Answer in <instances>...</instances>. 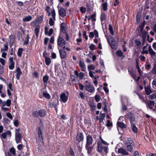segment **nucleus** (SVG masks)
Here are the masks:
<instances>
[{
	"label": "nucleus",
	"instance_id": "nucleus-1",
	"mask_svg": "<svg viewBox=\"0 0 156 156\" xmlns=\"http://www.w3.org/2000/svg\"><path fill=\"white\" fill-rule=\"evenodd\" d=\"M86 143L85 147L87 153L90 154L93 148L94 145H92L94 141L92 136L90 135L86 136Z\"/></svg>",
	"mask_w": 156,
	"mask_h": 156
},
{
	"label": "nucleus",
	"instance_id": "nucleus-2",
	"mask_svg": "<svg viewBox=\"0 0 156 156\" xmlns=\"http://www.w3.org/2000/svg\"><path fill=\"white\" fill-rule=\"evenodd\" d=\"M108 41L112 48L114 49L117 48V45L115 39L111 36H108Z\"/></svg>",
	"mask_w": 156,
	"mask_h": 156
},
{
	"label": "nucleus",
	"instance_id": "nucleus-3",
	"mask_svg": "<svg viewBox=\"0 0 156 156\" xmlns=\"http://www.w3.org/2000/svg\"><path fill=\"white\" fill-rule=\"evenodd\" d=\"M20 130L19 128L15 130V140L17 144L20 143L22 139V136L20 132Z\"/></svg>",
	"mask_w": 156,
	"mask_h": 156
},
{
	"label": "nucleus",
	"instance_id": "nucleus-4",
	"mask_svg": "<svg viewBox=\"0 0 156 156\" xmlns=\"http://www.w3.org/2000/svg\"><path fill=\"white\" fill-rule=\"evenodd\" d=\"M66 44V42L64 38L59 36L57 39V44L58 46V48H59V47H63V48H65L64 45Z\"/></svg>",
	"mask_w": 156,
	"mask_h": 156
},
{
	"label": "nucleus",
	"instance_id": "nucleus-5",
	"mask_svg": "<svg viewBox=\"0 0 156 156\" xmlns=\"http://www.w3.org/2000/svg\"><path fill=\"white\" fill-rule=\"evenodd\" d=\"M51 16L53 17V19L52 18H50L49 19V24L51 26H53L54 24V21L55 20V12L54 9H53L51 11Z\"/></svg>",
	"mask_w": 156,
	"mask_h": 156
},
{
	"label": "nucleus",
	"instance_id": "nucleus-6",
	"mask_svg": "<svg viewBox=\"0 0 156 156\" xmlns=\"http://www.w3.org/2000/svg\"><path fill=\"white\" fill-rule=\"evenodd\" d=\"M85 89L91 93L94 92L95 90L93 86L90 83H88L85 85Z\"/></svg>",
	"mask_w": 156,
	"mask_h": 156
},
{
	"label": "nucleus",
	"instance_id": "nucleus-7",
	"mask_svg": "<svg viewBox=\"0 0 156 156\" xmlns=\"http://www.w3.org/2000/svg\"><path fill=\"white\" fill-rule=\"evenodd\" d=\"M121 100L122 104V110L124 111H125L127 109V107L126 106L124 105L123 104H125L126 102L128 103V98L126 96H122V97Z\"/></svg>",
	"mask_w": 156,
	"mask_h": 156
},
{
	"label": "nucleus",
	"instance_id": "nucleus-8",
	"mask_svg": "<svg viewBox=\"0 0 156 156\" xmlns=\"http://www.w3.org/2000/svg\"><path fill=\"white\" fill-rule=\"evenodd\" d=\"M64 49H58L59 51L60 58L62 59L65 58L66 55V51Z\"/></svg>",
	"mask_w": 156,
	"mask_h": 156
},
{
	"label": "nucleus",
	"instance_id": "nucleus-9",
	"mask_svg": "<svg viewBox=\"0 0 156 156\" xmlns=\"http://www.w3.org/2000/svg\"><path fill=\"white\" fill-rule=\"evenodd\" d=\"M104 146L101 142L98 141L97 143V151L99 153H101Z\"/></svg>",
	"mask_w": 156,
	"mask_h": 156
},
{
	"label": "nucleus",
	"instance_id": "nucleus-10",
	"mask_svg": "<svg viewBox=\"0 0 156 156\" xmlns=\"http://www.w3.org/2000/svg\"><path fill=\"white\" fill-rule=\"evenodd\" d=\"M60 98L63 102L65 103L68 100V97L65 93H63L60 96Z\"/></svg>",
	"mask_w": 156,
	"mask_h": 156
},
{
	"label": "nucleus",
	"instance_id": "nucleus-11",
	"mask_svg": "<svg viewBox=\"0 0 156 156\" xmlns=\"http://www.w3.org/2000/svg\"><path fill=\"white\" fill-rule=\"evenodd\" d=\"M44 30L45 34V35H48L49 36H51L53 32V29L52 28L50 29L49 30V31H48V28L46 26L45 27Z\"/></svg>",
	"mask_w": 156,
	"mask_h": 156
},
{
	"label": "nucleus",
	"instance_id": "nucleus-12",
	"mask_svg": "<svg viewBox=\"0 0 156 156\" xmlns=\"http://www.w3.org/2000/svg\"><path fill=\"white\" fill-rule=\"evenodd\" d=\"M118 153L122 154L123 155H129V153L125 150L124 149L120 148L118 150Z\"/></svg>",
	"mask_w": 156,
	"mask_h": 156
},
{
	"label": "nucleus",
	"instance_id": "nucleus-13",
	"mask_svg": "<svg viewBox=\"0 0 156 156\" xmlns=\"http://www.w3.org/2000/svg\"><path fill=\"white\" fill-rule=\"evenodd\" d=\"M7 135H9L10 136H11V132L9 130H7L5 132L3 133L1 135V137L3 139H5L7 137Z\"/></svg>",
	"mask_w": 156,
	"mask_h": 156
},
{
	"label": "nucleus",
	"instance_id": "nucleus-14",
	"mask_svg": "<svg viewBox=\"0 0 156 156\" xmlns=\"http://www.w3.org/2000/svg\"><path fill=\"white\" fill-rule=\"evenodd\" d=\"M59 14L60 16L64 17L66 16V11L63 8H61L58 10Z\"/></svg>",
	"mask_w": 156,
	"mask_h": 156
},
{
	"label": "nucleus",
	"instance_id": "nucleus-15",
	"mask_svg": "<svg viewBox=\"0 0 156 156\" xmlns=\"http://www.w3.org/2000/svg\"><path fill=\"white\" fill-rule=\"evenodd\" d=\"M79 65L81 68V70L83 71H85L86 70V66L83 62L80 61L79 62Z\"/></svg>",
	"mask_w": 156,
	"mask_h": 156
},
{
	"label": "nucleus",
	"instance_id": "nucleus-16",
	"mask_svg": "<svg viewBox=\"0 0 156 156\" xmlns=\"http://www.w3.org/2000/svg\"><path fill=\"white\" fill-rule=\"evenodd\" d=\"M43 133L40 127L38 128V137L40 140L42 141L43 140Z\"/></svg>",
	"mask_w": 156,
	"mask_h": 156
},
{
	"label": "nucleus",
	"instance_id": "nucleus-17",
	"mask_svg": "<svg viewBox=\"0 0 156 156\" xmlns=\"http://www.w3.org/2000/svg\"><path fill=\"white\" fill-rule=\"evenodd\" d=\"M38 111L39 116L41 117L44 116L46 114V111L44 109H40Z\"/></svg>",
	"mask_w": 156,
	"mask_h": 156
},
{
	"label": "nucleus",
	"instance_id": "nucleus-18",
	"mask_svg": "<svg viewBox=\"0 0 156 156\" xmlns=\"http://www.w3.org/2000/svg\"><path fill=\"white\" fill-rule=\"evenodd\" d=\"M16 77L17 80H19L20 79V76L22 74V73L20 71V69L19 67H18L16 69Z\"/></svg>",
	"mask_w": 156,
	"mask_h": 156
},
{
	"label": "nucleus",
	"instance_id": "nucleus-19",
	"mask_svg": "<svg viewBox=\"0 0 156 156\" xmlns=\"http://www.w3.org/2000/svg\"><path fill=\"white\" fill-rule=\"evenodd\" d=\"M83 138V135L81 133L78 134L76 136V140L78 142H80L82 140Z\"/></svg>",
	"mask_w": 156,
	"mask_h": 156
},
{
	"label": "nucleus",
	"instance_id": "nucleus-20",
	"mask_svg": "<svg viewBox=\"0 0 156 156\" xmlns=\"http://www.w3.org/2000/svg\"><path fill=\"white\" fill-rule=\"evenodd\" d=\"M145 91L147 95H149L152 92L151 89L148 87H145Z\"/></svg>",
	"mask_w": 156,
	"mask_h": 156
},
{
	"label": "nucleus",
	"instance_id": "nucleus-21",
	"mask_svg": "<svg viewBox=\"0 0 156 156\" xmlns=\"http://www.w3.org/2000/svg\"><path fill=\"white\" fill-rule=\"evenodd\" d=\"M128 117L131 123L134 121L135 117L133 114H130L128 116Z\"/></svg>",
	"mask_w": 156,
	"mask_h": 156
},
{
	"label": "nucleus",
	"instance_id": "nucleus-22",
	"mask_svg": "<svg viewBox=\"0 0 156 156\" xmlns=\"http://www.w3.org/2000/svg\"><path fill=\"white\" fill-rule=\"evenodd\" d=\"M140 33L141 34V37L142 39H146L148 33L147 32L145 31H142Z\"/></svg>",
	"mask_w": 156,
	"mask_h": 156
},
{
	"label": "nucleus",
	"instance_id": "nucleus-23",
	"mask_svg": "<svg viewBox=\"0 0 156 156\" xmlns=\"http://www.w3.org/2000/svg\"><path fill=\"white\" fill-rule=\"evenodd\" d=\"M32 19V17L30 16L26 17L23 19V22H28L30 21Z\"/></svg>",
	"mask_w": 156,
	"mask_h": 156
},
{
	"label": "nucleus",
	"instance_id": "nucleus-24",
	"mask_svg": "<svg viewBox=\"0 0 156 156\" xmlns=\"http://www.w3.org/2000/svg\"><path fill=\"white\" fill-rule=\"evenodd\" d=\"M117 126L121 128H126V126L124 123L121 122H118L117 123Z\"/></svg>",
	"mask_w": 156,
	"mask_h": 156
},
{
	"label": "nucleus",
	"instance_id": "nucleus-25",
	"mask_svg": "<svg viewBox=\"0 0 156 156\" xmlns=\"http://www.w3.org/2000/svg\"><path fill=\"white\" fill-rule=\"evenodd\" d=\"M40 30V27L39 26H37L35 28L34 30V33L35 35L37 37H38L39 35V32Z\"/></svg>",
	"mask_w": 156,
	"mask_h": 156
},
{
	"label": "nucleus",
	"instance_id": "nucleus-26",
	"mask_svg": "<svg viewBox=\"0 0 156 156\" xmlns=\"http://www.w3.org/2000/svg\"><path fill=\"white\" fill-rule=\"evenodd\" d=\"M148 51L149 53L152 56H154L155 55V52L152 50L151 46H150L149 47Z\"/></svg>",
	"mask_w": 156,
	"mask_h": 156
},
{
	"label": "nucleus",
	"instance_id": "nucleus-27",
	"mask_svg": "<svg viewBox=\"0 0 156 156\" xmlns=\"http://www.w3.org/2000/svg\"><path fill=\"white\" fill-rule=\"evenodd\" d=\"M126 149L127 151L131 152L133 151V147L131 144L128 145L126 146Z\"/></svg>",
	"mask_w": 156,
	"mask_h": 156
},
{
	"label": "nucleus",
	"instance_id": "nucleus-28",
	"mask_svg": "<svg viewBox=\"0 0 156 156\" xmlns=\"http://www.w3.org/2000/svg\"><path fill=\"white\" fill-rule=\"evenodd\" d=\"M49 79V76L47 75H45L43 78V81L44 83H47Z\"/></svg>",
	"mask_w": 156,
	"mask_h": 156
},
{
	"label": "nucleus",
	"instance_id": "nucleus-29",
	"mask_svg": "<svg viewBox=\"0 0 156 156\" xmlns=\"http://www.w3.org/2000/svg\"><path fill=\"white\" fill-rule=\"evenodd\" d=\"M45 62L46 64L48 66L51 62V60L50 58L46 57L45 58Z\"/></svg>",
	"mask_w": 156,
	"mask_h": 156
},
{
	"label": "nucleus",
	"instance_id": "nucleus-30",
	"mask_svg": "<svg viewBox=\"0 0 156 156\" xmlns=\"http://www.w3.org/2000/svg\"><path fill=\"white\" fill-rule=\"evenodd\" d=\"M106 19V16L105 14L103 12H101V22L105 20Z\"/></svg>",
	"mask_w": 156,
	"mask_h": 156
},
{
	"label": "nucleus",
	"instance_id": "nucleus-31",
	"mask_svg": "<svg viewBox=\"0 0 156 156\" xmlns=\"http://www.w3.org/2000/svg\"><path fill=\"white\" fill-rule=\"evenodd\" d=\"M140 14L139 12H138L136 16V22L137 23H139L140 20Z\"/></svg>",
	"mask_w": 156,
	"mask_h": 156
},
{
	"label": "nucleus",
	"instance_id": "nucleus-32",
	"mask_svg": "<svg viewBox=\"0 0 156 156\" xmlns=\"http://www.w3.org/2000/svg\"><path fill=\"white\" fill-rule=\"evenodd\" d=\"M4 48L2 49V48L1 49V51L2 52L3 51H6L8 49V44L7 43H6V44H5L4 45Z\"/></svg>",
	"mask_w": 156,
	"mask_h": 156
},
{
	"label": "nucleus",
	"instance_id": "nucleus-33",
	"mask_svg": "<svg viewBox=\"0 0 156 156\" xmlns=\"http://www.w3.org/2000/svg\"><path fill=\"white\" fill-rule=\"evenodd\" d=\"M131 128L132 129V130L134 133H136L137 132V128L134 124H132Z\"/></svg>",
	"mask_w": 156,
	"mask_h": 156
},
{
	"label": "nucleus",
	"instance_id": "nucleus-34",
	"mask_svg": "<svg viewBox=\"0 0 156 156\" xmlns=\"http://www.w3.org/2000/svg\"><path fill=\"white\" fill-rule=\"evenodd\" d=\"M146 22L144 21L142 23V24L139 26V27L140 28V32H142L143 31V28L144 27L145 24Z\"/></svg>",
	"mask_w": 156,
	"mask_h": 156
},
{
	"label": "nucleus",
	"instance_id": "nucleus-35",
	"mask_svg": "<svg viewBox=\"0 0 156 156\" xmlns=\"http://www.w3.org/2000/svg\"><path fill=\"white\" fill-rule=\"evenodd\" d=\"M23 51L22 48H19L17 52V55L18 57H20L22 56V52Z\"/></svg>",
	"mask_w": 156,
	"mask_h": 156
},
{
	"label": "nucleus",
	"instance_id": "nucleus-36",
	"mask_svg": "<svg viewBox=\"0 0 156 156\" xmlns=\"http://www.w3.org/2000/svg\"><path fill=\"white\" fill-rule=\"evenodd\" d=\"M116 54L119 57H122L123 56V57H124V55H123V53L120 50H119L117 51L116 52Z\"/></svg>",
	"mask_w": 156,
	"mask_h": 156
},
{
	"label": "nucleus",
	"instance_id": "nucleus-37",
	"mask_svg": "<svg viewBox=\"0 0 156 156\" xmlns=\"http://www.w3.org/2000/svg\"><path fill=\"white\" fill-rule=\"evenodd\" d=\"M43 96L48 99H50L51 98L49 94L47 93L44 92L43 93Z\"/></svg>",
	"mask_w": 156,
	"mask_h": 156
},
{
	"label": "nucleus",
	"instance_id": "nucleus-38",
	"mask_svg": "<svg viewBox=\"0 0 156 156\" xmlns=\"http://www.w3.org/2000/svg\"><path fill=\"white\" fill-rule=\"evenodd\" d=\"M33 116L35 117H38L39 116V111H35L32 114Z\"/></svg>",
	"mask_w": 156,
	"mask_h": 156
},
{
	"label": "nucleus",
	"instance_id": "nucleus-39",
	"mask_svg": "<svg viewBox=\"0 0 156 156\" xmlns=\"http://www.w3.org/2000/svg\"><path fill=\"white\" fill-rule=\"evenodd\" d=\"M89 104L92 110H94L95 109V107L93 103L92 102H90L89 103Z\"/></svg>",
	"mask_w": 156,
	"mask_h": 156
},
{
	"label": "nucleus",
	"instance_id": "nucleus-40",
	"mask_svg": "<svg viewBox=\"0 0 156 156\" xmlns=\"http://www.w3.org/2000/svg\"><path fill=\"white\" fill-rule=\"evenodd\" d=\"M109 30L111 33V34L113 35L114 34V32L113 30V28L111 24L109 25Z\"/></svg>",
	"mask_w": 156,
	"mask_h": 156
},
{
	"label": "nucleus",
	"instance_id": "nucleus-41",
	"mask_svg": "<svg viewBox=\"0 0 156 156\" xmlns=\"http://www.w3.org/2000/svg\"><path fill=\"white\" fill-rule=\"evenodd\" d=\"M10 152L13 155H15L16 154V151L15 149L13 147H12L9 150Z\"/></svg>",
	"mask_w": 156,
	"mask_h": 156
},
{
	"label": "nucleus",
	"instance_id": "nucleus-42",
	"mask_svg": "<svg viewBox=\"0 0 156 156\" xmlns=\"http://www.w3.org/2000/svg\"><path fill=\"white\" fill-rule=\"evenodd\" d=\"M156 98V94H153L149 96V98L151 99H153Z\"/></svg>",
	"mask_w": 156,
	"mask_h": 156
},
{
	"label": "nucleus",
	"instance_id": "nucleus-43",
	"mask_svg": "<svg viewBox=\"0 0 156 156\" xmlns=\"http://www.w3.org/2000/svg\"><path fill=\"white\" fill-rule=\"evenodd\" d=\"M127 140H128V141L129 142V143L132 144V145H133V146L134 145V142L132 138H128Z\"/></svg>",
	"mask_w": 156,
	"mask_h": 156
},
{
	"label": "nucleus",
	"instance_id": "nucleus-44",
	"mask_svg": "<svg viewBox=\"0 0 156 156\" xmlns=\"http://www.w3.org/2000/svg\"><path fill=\"white\" fill-rule=\"evenodd\" d=\"M135 42L136 45L137 46H140L141 44V41L138 40H135Z\"/></svg>",
	"mask_w": 156,
	"mask_h": 156
},
{
	"label": "nucleus",
	"instance_id": "nucleus-45",
	"mask_svg": "<svg viewBox=\"0 0 156 156\" xmlns=\"http://www.w3.org/2000/svg\"><path fill=\"white\" fill-rule=\"evenodd\" d=\"M10 69H13L14 68V62H12L11 63L9 67Z\"/></svg>",
	"mask_w": 156,
	"mask_h": 156
},
{
	"label": "nucleus",
	"instance_id": "nucleus-46",
	"mask_svg": "<svg viewBox=\"0 0 156 156\" xmlns=\"http://www.w3.org/2000/svg\"><path fill=\"white\" fill-rule=\"evenodd\" d=\"M94 66L93 65H90L88 66V69L89 71L91 70H94Z\"/></svg>",
	"mask_w": 156,
	"mask_h": 156
},
{
	"label": "nucleus",
	"instance_id": "nucleus-47",
	"mask_svg": "<svg viewBox=\"0 0 156 156\" xmlns=\"http://www.w3.org/2000/svg\"><path fill=\"white\" fill-rule=\"evenodd\" d=\"M14 125L16 127H18L19 125V122L18 120L15 119L13 122Z\"/></svg>",
	"mask_w": 156,
	"mask_h": 156
},
{
	"label": "nucleus",
	"instance_id": "nucleus-48",
	"mask_svg": "<svg viewBox=\"0 0 156 156\" xmlns=\"http://www.w3.org/2000/svg\"><path fill=\"white\" fill-rule=\"evenodd\" d=\"M95 15L94 14H92L91 16L90 17H89L88 18V20H90L91 19H92V20L94 21H95L96 20L95 17Z\"/></svg>",
	"mask_w": 156,
	"mask_h": 156
},
{
	"label": "nucleus",
	"instance_id": "nucleus-49",
	"mask_svg": "<svg viewBox=\"0 0 156 156\" xmlns=\"http://www.w3.org/2000/svg\"><path fill=\"white\" fill-rule=\"evenodd\" d=\"M102 7H103V9L104 11L106 10L107 9V3H104L102 4Z\"/></svg>",
	"mask_w": 156,
	"mask_h": 156
},
{
	"label": "nucleus",
	"instance_id": "nucleus-50",
	"mask_svg": "<svg viewBox=\"0 0 156 156\" xmlns=\"http://www.w3.org/2000/svg\"><path fill=\"white\" fill-rule=\"evenodd\" d=\"M152 73L153 74H156V64H154L152 70Z\"/></svg>",
	"mask_w": 156,
	"mask_h": 156
},
{
	"label": "nucleus",
	"instance_id": "nucleus-51",
	"mask_svg": "<svg viewBox=\"0 0 156 156\" xmlns=\"http://www.w3.org/2000/svg\"><path fill=\"white\" fill-rule=\"evenodd\" d=\"M43 20V17L41 16H40L38 18L37 20V22L38 23H40L42 22Z\"/></svg>",
	"mask_w": 156,
	"mask_h": 156
},
{
	"label": "nucleus",
	"instance_id": "nucleus-52",
	"mask_svg": "<svg viewBox=\"0 0 156 156\" xmlns=\"http://www.w3.org/2000/svg\"><path fill=\"white\" fill-rule=\"evenodd\" d=\"M94 98L96 101L97 102H98L100 101V97L99 95H96L95 96Z\"/></svg>",
	"mask_w": 156,
	"mask_h": 156
},
{
	"label": "nucleus",
	"instance_id": "nucleus-53",
	"mask_svg": "<svg viewBox=\"0 0 156 156\" xmlns=\"http://www.w3.org/2000/svg\"><path fill=\"white\" fill-rule=\"evenodd\" d=\"M145 68L148 70H149L151 68V66L149 64H146L145 65Z\"/></svg>",
	"mask_w": 156,
	"mask_h": 156
},
{
	"label": "nucleus",
	"instance_id": "nucleus-54",
	"mask_svg": "<svg viewBox=\"0 0 156 156\" xmlns=\"http://www.w3.org/2000/svg\"><path fill=\"white\" fill-rule=\"evenodd\" d=\"M79 95L81 98L83 99H84L85 98V95H84L83 93L82 92H80L79 93Z\"/></svg>",
	"mask_w": 156,
	"mask_h": 156
},
{
	"label": "nucleus",
	"instance_id": "nucleus-55",
	"mask_svg": "<svg viewBox=\"0 0 156 156\" xmlns=\"http://www.w3.org/2000/svg\"><path fill=\"white\" fill-rule=\"evenodd\" d=\"M6 102V106L8 107L11 104V101L9 99H8Z\"/></svg>",
	"mask_w": 156,
	"mask_h": 156
},
{
	"label": "nucleus",
	"instance_id": "nucleus-56",
	"mask_svg": "<svg viewBox=\"0 0 156 156\" xmlns=\"http://www.w3.org/2000/svg\"><path fill=\"white\" fill-rule=\"evenodd\" d=\"M6 115L7 116L9 119H13V117L12 116V115L9 112H8L6 113Z\"/></svg>",
	"mask_w": 156,
	"mask_h": 156
},
{
	"label": "nucleus",
	"instance_id": "nucleus-57",
	"mask_svg": "<svg viewBox=\"0 0 156 156\" xmlns=\"http://www.w3.org/2000/svg\"><path fill=\"white\" fill-rule=\"evenodd\" d=\"M129 72L131 75V76H132L133 78L135 79L136 77V75L135 74V73L134 72L130 73L129 70Z\"/></svg>",
	"mask_w": 156,
	"mask_h": 156
},
{
	"label": "nucleus",
	"instance_id": "nucleus-58",
	"mask_svg": "<svg viewBox=\"0 0 156 156\" xmlns=\"http://www.w3.org/2000/svg\"><path fill=\"white\" fill-rule=\"evenodd\" d=\"M95 47V46L94 44H91L89 46V48L91 50H93L94 49Z\"/></svg>",
	"mask_w": 156,
	"mask_h": 156
},
{
	"label": "nucleus",
	"instance_id": "nucleus-59",
	"mask_svg": "<svg viewBox=\"0 0 156 156\" xmlns=\"http://www.w3.org/2000/svg\"><path fill=\"white\" fill-rule=\"evenodd\" d=\"M84 74L83 73L80 72L79 73V76L80 79H82L84 76Z\"/></svg>",
	"mask_w": 156,
	"mask_h": 156
},
{
	"label": "nucleus",
	"instance_id": "nucleus-60",
	"mask_svg": "<svg viewBox=\"0 0 156 156\" xmlns=\"http://www.w3.org/2000/svg\"><path fill=\"white\" fill-rule=\"evenodd\" d=\"M80 11L82 13H84L86 12V9L85 8L82 7L80 8Z\"/></svg>",
	"mask_w": 156,
	"mask_h": 156
},
{
	"label": "nucleus",
	"instance_id": "nucleus-61",
	"mask_svg": "<svg viewBox=\"0 0 156 156\" xmlns=\"http://www.w3.org/2000/svg\"><path fill=\"white\" fill-rule=\"evenodd\" d=\"M152 85L153 87H156V79H154L152 82Z\"/></svg>",
	"mask_w": 156,
	"mask_h": 156
},
{
	"label": "nucleus",
	"instance_id": "nucleus-62",
	"mask_svg": "<svg viewBox=\"0 0 156 156\" xmlns=\"http://www.w3.org/2000/svg\"><path fill=\"white\" fill-rule=\"evenodd\" d=\"M112 125V123L110 122V121L109 120H108L107 121V123L106 124L107 126L108 127H109L111 126Z\"/></svg>",
	"mask_w": 156,
	"mask_h": 156
},
{
	"label": "nucleus",
	"instance_id": "nucleus-63",
	"mask_svg": "<svg viewBox=\"0 0 156 156\" xmlns=\"http://www.w3.org/2000/svg\"><path fill=\"white\" fill-rule=\"evenodd\" d=\"M2 110L5 112H7L9 110V108H8L2 106Z\"/></svg>",
	"mask_w": 156,
	"mask_h": 156
},
{
	"label": "nucleus",
	"instance_id": "nucleus-64",
	"mask_svg": "<svg viewBox=\"0 0 156 156\" xmlns=\"http://www.w3.org/2000/svg\"><path fill=\"white\" fill-rule=\"evenodd\" d=\"M94 34L93 32H90V33L89 36L90 38H93L94 37Z\"/></svg>",
	"mask_w": 156,
	"mask_h": 156
}]
</instances>
